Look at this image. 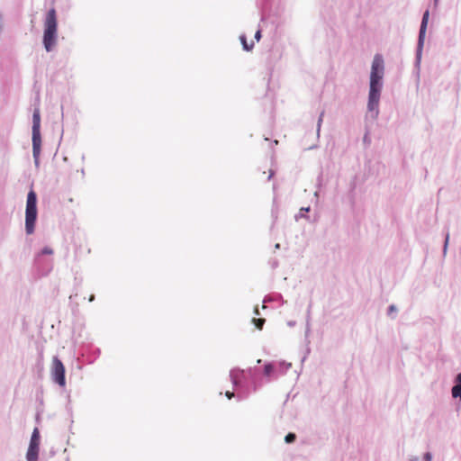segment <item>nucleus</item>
Instances as JSON below:
<instances>
[{
    "label": "nucleus",
    "mask_w": 461,
    "mask_h": 461,
    "mask_svg": "<svg viewBox=\"0 0 461 461\" xmlns=\"http://www.w3.org/2000/svg\"><path fill=\"white\" fill-rule=\"evenodd\" d=\"M240 40L245 50L249 51L253 49L254 42L249 43L246 35H240Z\"/></svg>",
    "instance_id": "nucleus-9"
},
{
    "label": "nucleus",
    "mask_w": 461,
    "mask_h": 461,
    "mask_svg": "<svg viewBox=\"0 0 461 461\" xmlns=\"http://www.w3.org/2000/svg\"><path fill=\"white\" fill-rule=\"evenodd\" d=\"M255 39L257 41H259L260 39H261V31L260 30H258L256 32H255Z\"/></svg>",
    "instance_id": "nucleus-14"
},
{
    "label": "nucleus",
    "mask_w": 461,
    "mask_h": 461,
    "mask_svg": "<svg viewBox=\"0 0 461 461\" xmlns=\"http://www.w3.org/2000/svg\"><path fill=\"white\" fill-rule=\"evenodd\" d=\"M273 175H274V172L270 169L269 174L267 176V180H269L273 176Z\"/></svg>",
    "instance_id": "nucleus-17"
},
{
    "label": "nucleus",
    "mask_w": 461,
    "mask_h": 461,
    "mask_svg": "<svg viewBox=\"0 0 461 461\" xmlns=\"http://www.w3.org/2000/svg\"><path fill=\"white\" fill-rule=\"evenodd\" d=\"M41 148V114L40 110L35 109L32 115V153L36 164L39 163Z\"/></svg>",
    "instance_id": "nucleus-4"
},
{
    "label": "nucleus",
    "mask_w": 461,
    "mask_h": 461,
    "mask_svg": "<svg viewBox=\"0 0 461 461\" xmlns=\"http://www.w3.org/2000/svg\"><path fill=\"white\" fill-rule=\"evenodd\" d=\"M456 384L452 388V396L461 399V373L456 375Z\"/></svg>",
    "instance_id": "nucleus-8"
},
{
    "label": "nucleus",
    "mask_w": 461,
    "mask_h": 461,
    "mask_svg": "<svg viewBox=\"0 0 461 461\" xmlns=\"http://www.w3.org/2000/svg\"><path fill=\"white\" fill-rule=\"evenodd\" d=\"M429 13L427 10L423 14L421 24H420V34H419V42L420 43L422 42L424 36H425L426 28H427V24H428V21H429Z\"/></svg>",
    "instance_id": "nucleus-7"
},
{
    "label": "nucleus",
    "mask_w": 461,
    "mask_h": 461,
    "mask_svg": "<svg viewBox=\"0 0 461 461\" xmlns=\"http://www.w3.org/2000/svg\"><path fill=\"white\" fill-rule=\"evenodd\" d=\"M395 307L393 305L390 306V311H394Z\"/></svg>",
    "instance_id": "nucleus-19"
},
{
    "label": "nucleus",
    "mask_w": 461,
    "mask_h": 461,
    "mask_svg": "<svg viewBox=\"0 0 461 461\" xmlns=\"http://www.w3.org/2000/svg\"><path fill=\"white\" fill-rule=\"evenodd\" d=\"M242 372L240 371V370H231L230 371V376L231 378V381L234 384H238L239 383V378H240V375Z\"/></svg>",
    "instance_id": "nucleus-10"
},
{
    "label": "nucleus",
    "mask_w": 461,
    "mask_h": 461,
    "mask_svg": "<svg viewBox=\"0 0 461 461\" xmlns=\"http://www.w3.org/2000/svg\"><path fill=\"white\" fill-rule=\"evenodd\" d=\"M225 395L228 397V399H231L234 396V393L232 392L227 391Z\"/></svg>",
    "instance_id": "nucleus-16"
},
{
    "label": "nucleus",
    "mask_w": 461,
    "mask_h": 461,
    "mask_svg": "<svg viewBox=\"0 0 461 461\" xmlns=\"http://www.w3.org/2000/svg\"><path fill=\"white\" fill-rule=\"evenodd\" d=\"M52 376L60 386L65 385V367L57 357H53L52 360Z\"/></svg>",
    "instance_id": "nucleus-6"
},
{
    "label": "nucleus",
    "mask_w": 461,
    "mask_h": 461,
    "mask_svg": "<svg viewBox=\"0 0 461 461\" xmlns=\"http://www.w3.org/2000/svg\"><path fill=\"white\" fill-rule=\"evenodd\" d=\"M274 365L273 364H267L264 367V375L267 377H270L274 372Z\"/></svg>",
    "instance_id": "nucleus-11"
},
{
    "label": "nucleus",
    "mask_w": 461,
    "mask_h": 461,
    "mask_svg": "<svg viewBox=\"0 0 461 461\" xmlns=\"http://www.w3.org/2000/svg\"><path fill=\"white\" fill-rule=\"evenodd\" d=\"M384 73V65L383 57L376 54L374 57L371 74H370V89L368 98V110L373 112L378 109L380 93L382 89V79Z\"/></svg>",
    "instance_id": "nucleus-1"
},
{
    "label": "nucleus",
    "mask_w": 461,
    "mask_h": 461,
    "mask_svg": "<svg viewBox=\"0 0 461 461\" xmlns=\"http://www.w3.org/2000/svg\"><path fill=\"white\" fill-rule=\"evenodd\" d=\"M296 438V436L295 434L294 433H288L285 438V440L286 443H293Z\"/></svg>",
    "instance_id": "nucleus-13"
},
{
    "label": "nucleus",
    "mask_w": 461,
    "mask_h": 461,
    "mask_svg": "<svg viewBox=\"0 0 461 461\" xmlns=\"http://www.w3.org/2000/svg\"><path fill=\"white\" fill-rule=\"evenodd\" d=\"M252 321H253V323L255 324V326H256L258 330H262L263 325H264V323H265V321H265V319H263V318H258V319L254 318V319L252 320Z\"/></svg>",
    "instance_id": "nucleus-12"
},
{
    "label": "nucleus",
    "mask_w": 461,
    "mask_h": 461,
    "mask_svg": "<svg viewBox=\"0 0 461 461\" xmlns=\"http://www.w3.org/2000/svg\"><path fill=\"white\" fill-rule=\"evenodd\" d=\"M40 446V432L38 428H35L32 431L30 445L27 450L26 458L27 461H38Z\"/></svg>",
    "instance_id": "nucleus-5"
},
{
    "label": "nucleus",
    "mask_w": 461,
    "mask_h": 461,
    "mask_svg": "<svg viewBox=\"0 0 461 461\" xmlns=\"http://www.w3.org/2000/svg\"><path fill=\"white\" fill-rule=\"evenodd\" d=\"M53 251L50 248H44L42 250H41V254H52Z\"/></svg>",
    "instance_id": "nucleus-15"
},
{
    "label": "nucleus",
    "mask_w": 461,
    "mask_h": 461,
    "mask_svg": "<svg viewBox=\"0 0 461 461\" xmlns=\"http://www.w3.org/2000/svg\"><path fill=\"white\" fill-rule=\"evenodd\" d=\"M58 19L55 8L48 11L44 20L43 44L47 51H51L57 43Z\"/></svg>",
    "instance_id": "nucleus-2"
},
{
    "label": "nucleus",
    "mask_w": 461,
    "mask_h": 461,
    "mask_svg": "<svg viewBox=\"0 0 461 461\" xmlns=\"http://www.w3.org/2000/svg\"><path fill=\"white\" fill-rule=\"evenodd\" d=\"M37 219V195L31 190L27 195L25 211V230L28 235L34 232L35 221Z\"/></svg>",
    "instance_id": "nucleus-3"
},
{
    "label": "nucleus",
    "mask_w": 461,
    "mask_h": 461,
    "mask_svg": "<svg viewBox=\"0 0 461 461\" xmlns=\"http://www.w3.org/2000/svg\"><path fill=\"white\" fill-rule=\"evenodd\" d=\"M94 299H95V296H94V295H91V296H90V298H89V302L94 301Z\"/></svg>",
    "instance_id": "nucleus-18"
}]
</instances>
